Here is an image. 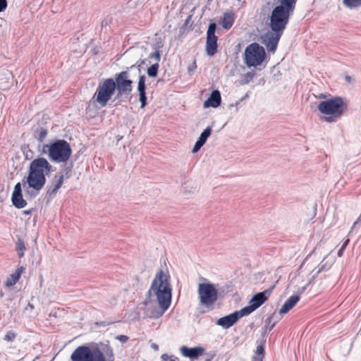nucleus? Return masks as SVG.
<instances>
[{
  "instance_id": "20",
  "label": "nucleus",
  "mask_w": 361,
  "mask_h": 361,
  "mask_svg": "<svg viewBox=\"0 0 361 361\" xmlns=\"http://www.w3.org/2000/svg\"><path fill=\"white\" fill-rule=\"evenodd\" d=\"M300 300V296L298 295H291L282 305L279 310V313L284 314L288 313Z\"/></svg>"
},
{
  "instance_id": "18",
  "label": "nucleus",
  "mask_w": 361,
  "mask_h": 361,
  "mask_svg": "<svg viewBox=\"0 0 361 361\" xmlns=\"http://www.w3.org/2000/svg\"><path fill=\"white\" fill-rule=\"evenodd\" d=\"M63 175L62 173L56 175L54 176L51 185L47 190V195L49 196H52L55 195L57 190L61 187L63 183Z\"/></svg>"
},
{
  "instance_id": "38",
  "label": "nucleus",
  "mask_w": 361,
  "mask_h": 361,
  "mask_svg": "<svg viewBox=\"0 0 361 361\" xmlns=\"http://www.w3.org/2000/svg\"><path fill=\"white\" fill-rule=\"evenodd\" d=\"M116 338L122 343H126L128 340V337L124 335L118 336Z\"/></svg>"
},
{
  "instance_id": "13",
  "label": "nucleus",
  "mask_w": 361,
  "mask_h": 361,
  "mask_svg": "<svg viewBox=\"0 0 361 361\" xmlns=\"http://www.w3.org/2000/svg\"><path fill=\"white\" fill-rule=\"evenodd\" d=\"M243 310H240V311H236L227 316L221 317L216 321V324L224 329H228L234 324H235L240 318L245 316V314H243Z\"/></svg>"
},
{
  "instance_id": "14",
  "label": "nucleus",
  "mask_w": 361,
  "mask_h": 361,
  "mask_svg": "<svg viewBox=\"0 0 361 361\" xmlns=\"http://www.w3.org/2000/svg\"><path fill=\"white\" fill-rule=\"evenodd\" d=\"M282 32H274L267 33L263 37V43L269 51H274L279 43V41L282 35Z\"/></svg>"
},
{
  "instance_id": "21",
  "label": "nucleus",
  "mask_w": 361,
  "mask_h": 361,
  "mask_svg": "<svg viewBox=\"0 0 361 361\" xmlns=\"http://www.w3.org/2000/svg\"><path fill=\"white\" fill-rule=\"evenodd\" d=\"M235 14L233 12L230 11L224 13L222 20V27L226 30L230 29L233 26Z\"/></svg>"
},
{
  "instance_id": "31",
  "label": "nucleus",
  "mask_w": 361,
  "mask_h": 361,
  "mask_svg": "<svg viewBox=\"0 0 361 361\" xmlns=\"http://www.w3.org/2000/svg\"><path fill=\"white\" fill-rule=\"evenodd\" d=\"M139 100L141 102V108L143 109L147 105L146 93H139Z\"/></svg>"
},
{
  "instance_id": "22",
  "label": "nucleus",
  "mask_w": 361,
  "mask_h": 361,
  "mask_svg": "<svg viewBox=\"0 0 361 361\" xmlns=\"http://www.w3.org/2000/svg\"><path fill=\"white\" fill-rule=\"evenodd\" d=\"M264 357V342H261L257 346V349L252 357V361H263Z\"/></svg>"
},
{
  "instance_id": "11",
  "label": "nucleus",
  "mask_w": 361,
  "mask_h": 361,
  "mask_svg": "<svg viewBox=\"0 0 361 361\" xmlns=\"http://www.w3.org/2000/svg\"><path fill=\"white\" fill-rule=\"evenodd\" d=\"M216 25L210 23L207 32L206 51L209 56L214 55L217 51V37L215 35Z\"/></svg>"
},
{
  "instance_id": "23",
  "label": "nucleus",
  "mask_w": 361,
  "mask_h": 361,
  "mask_svg": "<svg viewBox=\"0 0 361 361\" xmlns=\"http://www.w3.org/2000/svg\"><path fill=\"white\" fill-rule=\"evenodd\" d=\"M12 202L13 205L19 209L23 208L27 204L25 200L23 198L22 193H19V195H12Z\"/></svg>"
},
{
  "instance_id": "45",
  "label": "nucleus",
  "mask_w": 361,
  "mask_h": 361,
  "mask_svg": "<svg viewBox=\"0 0 361 361\" xmlns=\"http://www.w3.org/2000/svg\"><path fill=\"white\" fill-rule=\"evenodd\" d=\"M170 361H179L178 358L175 357L173 359H171Z\"/></svg>"
},
{
  "instance_id": "1",
  "label": "nucleus",
  "mask_w": 361,
  "mask_h": 361,
  "mask_svg": "<svg viewBox=\"0 0 361 361\" xmlns=\"http://www.w3.org/2000/svg\"><path fill=\"white\" fill-rule=\"evenodd\" d=\"M168 272H159L154 278L150 290V295L155 296L160 310L153 312L150 317L159 318L169 307L171 300V288L169 283Z\"/></svg>"
},
{
  "instance_id": "17",
  "label": "nucleus",
  "mask_w": 361,
  "mask_h": 361,
  "mask_svg": "<svg viewBox=\"0 0 361 361\" xmlns=\"http://www.w3.org/2000/svg\"><path fill=\"white\" fill-rule=\"evenodd\" d=\"M221 98L220 92L217 90H214L210 97L204 102V106L205 108L212 106L216 108L221 104Z\"/></svg>"
},
{
  "instance_id": "12",
  "label": "nucleus",
  "mask_w": 361,
  "mask_h": 361,
  "mask_svg": "<svg viewBox=\"0 0 361 361\" xmlns=\"http://www.w3.org/2000/svg\"><path fill=\"white\" fill-rule=\"evenodd\" d=\"M267 300V296L265 292H260L255 294L250 300L249 305L241 309L243 312V314H245V316L250 314L260 307Z\"/></svg>"
},
{
  "instance_id": "39",
  "label": "nucleus",
  "mask_w": 361,
  "mask_h": 361,
  "mask_svg": "<svg viewBox=\"0 0 361 361\" xmlns=\"http://www.w3.org/2000/svg\"><path fill=\"white\" fill-rule=\"evenodd\" d=\"M151 348L152 349H154V350H159V345L156 343H152L151 344Z\"/></svg>"
},
{
  "instance_id": "35",
  "label": "nucleus",
  "mask_w": 361,
  "mask_h": 361,
  "mask_svg": "<svg viewBox=\"0 0 361 361\" xmlns=\"http://www.w3.org/2000/svg\"><path fill=\"white\" fill-rule=\"evenodd\" d=\"M19 193H22L21 184L18 183L14 187V191L13 195H19Z\"/></svg>"
},
{
  "instance_id": "28",
  "label": "nucleus",
  "mask_w": 361,
  "mask_h": 361,
  "mask_svg": "<svg viewBox=\"0 0 361 361\" xmlns=\"http://www.w3.org/2000/svg\"><path fill=\"white\" fill-rule=\"evenodd\" d=\"M16 250L18 252L19 257H22L23 256V255H24V251L25 250V244H24V243L22 240H19L17 242Z\"/></svg>"
},
{
  "instance_id": "26",
  "label": "nucleus",
  "mask_w": 361,
  "mask_h": 361,
  "mask_svg": "<svg viewBox=\"0 0 361 361\" xmlns=\"http://www.w3.org/2000/svg\"><path fill=\"white\" fill-rule=\"evenodd\" d=\"M145 80L146 77L145 75H140L137 85V91L139 93H146Z\"/></svg>"
},
{
  "instance_id": "42",
  "label": "nucleus",
  "mask_w": 361,
  "mask_h": 361,
  "mask_svg": "<svg viewBox=\"0 0 361 361\" xmlns=\"http://www.w3.org/2000/svg\"><path fill=\"white\" fill-rule=\"evenodd\" d=\"M348 243H349V239H347L342 246L343 249H345V247H346V245H348Z\"/></svg>"
},
{
  "instance_id": "46",
  "label": "nucleus",
  "mask_w": 361,
  "mask_h": 361,
  "mask_svg": "<svg viewBox=\"0 0 361 361\" xmlns=\"http://www.w3.org/2000/svg\"><path fill=\"white\" fill-rule=\"evenodd\" d=\"M16 271H23V267H20Z\"/></svg>"
},
{
  "instance_id": "25",
  "label": "nucleus",
  "mask_w": 361,
  "mask_h": 361,
  "mask_svg": "<svg viewBox=\"0 0 361 361\" xmlns=\"http://www.w3.org/2000/svg\"><path fill=\"white\" fill-rule=\"evenodd\" d=\"M343 4L345 7L353 9L361 6V0H343Z\"/></svg>"
},
{
  "instance_id": "50",
  "label": "nucleus",
  "mask_w": 361,
  "mask_h": 361,
  "mask_svg": "<svg viewBox=\"0 0 361 361\" xmlns=\"http://www.w3.org/2000/svg\"><path fill=\"white\" fill-rule=\"evenodd\" d=\"M25 214H29V212L25 211Z\"/></svg>"
},
{
  "instance_id": "6",
  "label": "nucleus",
  "mask_w": 361,
  "mask_h": 361,
  "mask_svg": "<svg viewBox=\"0 0 361 361\" xmlns=\"http://www.w3.org/2000/svg\"><path fill=\"white\" fill-rule=\"evenodd\" d=\"M116 92L113 78H107L99 82L92 99L101 106H106Z\"/></svg>"
},
{
  "instance_id": "8",
  "label": "nucleus",
  "mask_w": 361,
  "mask_h": 361,
  "mask_svg": "<svg viewBox=\"0 0 361 361\" xmlns=\"http://www.w3.org/2000/svg\"><path fill=\"white\" fill-rule=\"evenodd\" d=\"M293 13L283 10L282 8L274 7L269 18V27L271 31L283 32Z\"/></svg>"
},
{
  "instance_id": "3",
  "label": "nucleus",
  "mask_w": 361,
  "mask_h": 361,
  "mask_svg": "<svg viewBox=\"0 0 361 361\" xmlns=\"http://www.w3.org/2000/svg\"><path fill=\"white\" fill-rule=\"evenodd\" d=\"M72 361H114L112 348L104 344H93L91 347H78L71 355Z\"/></svg>"
},
{
  "instance_id": "7",
  "label": "nucleus",
  "mask_w": 361,
  "mask_h": 361,
  "mask_svg": "<svg viewBox=\"0 0 361 361\" xmlns=\"http://www.w3.org/2000/svg\"><path fill=\"white\" fill-rule=\"evenodd\" d=\"M266 57L265 49L257 42L248 45L244 53V62L248 66H257L262 64Z\"/></svg>"
},
{
  "instance_id": "41",
  "label": "nucleus",
  "mask_w": 361,
  "mask_h": 361,
  "mask_svg": "<svg viewBox=\"0 0 361 361\" xmlns=\"http://www.w3.org/2000/svg\"><path fill=\"white\" fill-rule=\"evenodd\" d=\"M145 63V61L143 60H141L140 62H137L136 64H137V67L138 68L140 69V68L141 67V66Z\"/></svg>"
},
{
  "instance_id": "15",
  "label": "nucleus",
  "mask_w": 361,
  "mask_h": 361,
  "mask_svg": "<svg viewBox=\"0 0 361 361\" xmlns=\"http://www.w3.org/2000/svg\"><path fill=\"white\" fill-rule=\"evenodd\" d=\"M204 351V349L200 346L188 348L185 345H183L180 348L181 355L185 357H189L190 360L197 359L203 354Z\"/></svg>"
},
{
  "instance_id": "2",
  "label": "nucleus",
  "mask_w": 361,
  "mask_h": 361,
  "mask_svg": "<svg viewBox=\"0 0 361 361\" xmlns=\"http://www.w3.org/2000/svg\"><path fill=\"white\" fill-rule=\"evenodd\" d=\"M51 165L43 157L35 159L30 164L28 176L23 180L25 190L39 191L46 183L45 176L51 171Z\"/></svg>"
},
{
  "instance_id": "32",
  "label": "nucleus",
  "mask_w": 361,
  "mask_h": 361,
  "mask_svg": "<svg viewBox=\"0 0 361 361\" xmlns=\"http://www.w3.org/2000/svg\"><path fill=\"white\" fill-rule=\"evenodd\" d=\"M149 57L150 59H155V60L157 61L156 63H159L160 59H161L160 51L159 50H157L156 51L150 54Z\"/></svg>"
},
{
  "instance_id": "29",
  "label": "nucleus",
  "mask_w": 361,
  "mask_h": 361,
  "mask_svg": "<svg viewBox=\"0 0 361 361\" xmlns=\"http://www.w3.org/2000/svg\"><path fill=\"white\" fill-rule=\"evenodd\" d=\"M16 337V334L12 331H9L6 333L4 339V341H8V342H12L15 340Z\"/></svg>"
},
{
  "instance_id": "5",
  "label": "nucleus",
  "mask_w": 361,
  "mask_h": 361,
  "mask_svg": "<svg viewBox=\"0 0 361 361\" xmlns=\"http://www.w3.org/2000/svg\"><path fill=\"white\" fill-rule=\"evenodd\" d=\"M135 66L136 64H134L126 68L125 71L116 73L114 78H113L116 92V99L121 100L123 98H127L133 90V81L130 79L129 71Z\"/></svg>"
},
{
  "instance_id": "48",
  "label": "nucleus",
  "mask_w": 361,
  "mask_h": 361,
  "mask_svg": "<svg viewBox=\"0 0 361 361\" xmlns=\"http://www.w3.org/2000/svg\"><path fill=\"white\" fill-rule=\"evenodd\" d=\"M193 68H196V63H195V62L193 63Z\"/></svg>"
},
{
  "instance_id": "44",
  "label": "nucleus",
  "mask_w": 361,
  "mask_h": 361,
  "mask_svg": "<svg viewBox=\"0 0 361 361\" xmlns=\"http://www.w3.org/2000/svg\"><path fill=\"white\" fill-rule=\"evenodd\" d=\"M344 249H343V247H341V248L339 250L338 252V255L339 257H341L342 255V253H343V251Z\"/></svg>"
},
{
  "instance_id": "24",
  "label": "nucleus",
  "mask_w": 361,
  "mask_h": 361,
  "mask_svg": "<svg viewBox=\"0 0 361 361\" xmlns=\"http://www.w3.org/2000/svg\"><path fill=\"white\" fill-rule=\"evenodd\" d=\"M21 272H14L11 274L5 282V286L10 288L14 286L20 279Z\"/></svg>"
},
{
  "instance_id": "49",
  "label": "nucleus",
  "mask_w": 361,
  "mask_h": 361,
  "mask_svg": "<svg viewBox=\"0 0 361 361\" xmlns=\"http://www.w3.org/2000/svg\"><path fill=\"white\" fill-rule=\"evenodd\" d=\"M346 79H347V80H350V77L347 76V77H346Z\"/></svg>"
},
{
  "instance_id": "27",
  "label": "nucleus",
  "mask_w": 361,
  "mask_h": 361,
  "mask_svg": "<svg viewBox=\"0 0 361 361\" xmlns=\"http://www.w3.org/2000/svg\"><path fill=\"white\" fill-rule=\"evenodd\" d=\"M159 63H155L152 64L150 67L147 68V75L149 77L154 78L157 75L158 73V69H159Z\"/></svg>"
},
{
  "instance_id": "37",
  "label": "nucleus",
  "mask_w": 361,
  "mask_h": 361,
  "mask_svg": "<svg viewBox=\"0 0 361 361\" xmlns=\"http://www.w3.org/2000/svg\"><path fill=\"white\" fill-rule=\"evenodd\" d=\"M7 7L6 0H0V12L3 11Z\"/></svg>"
},
{
  "instance_id": "43",
  "label": "nucleus",
  "mask_w": 361,
  "mask_h": 361,
  "mask_svg": "<svg viewBox=\"0 0 361 361\" xmlns=\"http://www.w3.org/2000/svg\"><path fill=\"white\" fill-rule=\"evenodd\" d=\"M272 319H273V316H271V317H268V318L267 319V320H266L267 323L270 324V323H271V320H272Z\"/></svg>"
},
{
  "instance_id": "47",
  "label": "nucleus",
  "mask_w": 361,
  "mask_h": 361,
  "mask_svg": "<svg viewBox=\"0 0 361 361\" xmlns=\"http://www.w3.org/2000/svg\"><path fill=\"white\" fill-rule=\"evenodd\" d=\"M275 324H276V322H274V323H273V324L271 325V326L270 329H271L275 326Z\"/></svg>"
},
{
  "instance_id": "36",
  "label": "nucleus",
  "mask_w": 361,
  "mask_h": 361,
  "mask_svg": "<svg viewBox=\"0 0 361 361\" xmlns=\"http://www.w3.org/2000/svg\"><path fill=\"white\" fill-rule=\"evenodd\" d=\"M173 357H174L173 355H169L167 353H164V354L161 355V360L162 361H169V360H171Z\"/></svg>"
},
{
  "instance_id": "34",
  "label": "nucleus",
  "mask_w": 361,
  "mask_h": 361,
  "mask_svg": "<svg viewBox=\"0 0 361 361\" xmlns=\"http://www.w3.org/2000/svg\"><path fill=\"white\" fill-rule=\"evenodd\" d=\"M255 73L254 72H247L245 75V82L247 83L249 82L250 80H252V78L255 77Z\"/></svg>"
},
{
  "instance_id": "19",
  "label": "nucleus",
  "mask_w": 361,
  "mask_h": 361,
  "mask_svg": "<svg viewBox=\"0 0 361 361\" xmlns=\"http://www.w3.org/2000/svg\"><path fill=\"white\" fill-rule=\"evenodd\" d=\"M212 133V128L207 127L200 135L199 139L196 142L192 152L196 153L204 145L207 139L210 136Z\"/></svg>"
},
{
  "instance_id": "10",
  "label": "nucleus",
  "mask_w": 361,
  "mask_h": 361,
  "mask_svg": "<svg viewBox=\"0 0 361 361\" xmlns=\"http://www.w3.org/2000/svg\"><path fill=\"white\" fill-rule=\"evenodd\" d=\"M198 293L200 295V302L207 307L213 305L217 300V291L212 284H200Z\"/></svg>"
},
{
  "instance_id": "4",
  "label": "nucleus",
  "mask_w": 361,
  "mask_h": 361,
  "mask_svg": "<svg viewBox=\"0 0 361 361\" xmlns=\"http://www.w3.org/2000/svg\"><path fill=\"white\" fill-rule=\"evenodd\" d=\"M43 152H48L50 160L55 162H66L71 156L70 144L64 140H57L43 146Z\"/></svg>"
},
{
  "instance_id": "40",
  "label": "nucleus",
  "mask_w": 361,
  "mask_h": 361,
  "mask_svg": "<svg viewBox=\"0 0 361 361\" xmlns=\"http://www.w3.org/2000/svg\"><path fill=\"white\" fill-rule=\"evenodd\" d=\"M330 268H331V267L329 266L327 267V269H329ZM325 269H326V264H322V267L319 268V271H324Z\"/></svg>"
},
{
  "instance_id": "33",
  "label": "nucleus",
  "mask_w": 361,
  "mask_h": 361,
  "mask_svg": "<svg viewBox=\"0 0 361 361\" xmlns=\"http://www.w3.org/2000/svg\"><path fill=\"white\" fill-rule=\"evenodd\" d=\"M339 116H336L335 115H330L329 116H324L322 118V121H326V122H329V123H331V122H334L336 121V119L337 118H338Z\"/></svg>"
},
{
  "instance_id": "16",
  "label": "nucleus",
  "mask_w": 361,
  "mask_h": 361,
  "mask_svg": "<svg viewBox=\"0 0 361 361\" xmlns=\"http://www.w3.org/2000/svg\"><path fill=\"white\" fill-rule=\"evenodd\" d=\"M297 0H273V5L275 7L283 8L285 11L293 13Z\"/></svg>"
},
{
  "instance_id": "9",
  "label": "nucleus",
  "mask_w": 361,
  "mask_h": 361,
  "mask_svg": "<svg viewBox=\"0 0 361 361\" xmlns=\"http://www.w3.org/2000/svg\"><path fill=\"white\" fill-rule=\"evenodd\" d=\"M345 104L342 98L334 97L322 102L318 105V110L325 115L341 116L344 111Z\"/></svg>"
},
{
  "instance_id": "30",
  "label": "nucleus",
  "mask_w": 361,
  "mask_h": 361,
  "mask_svg": "<svg viewBox=\"0 0 361 361\" xmlns=\"http://www.w3.org/2000/svg\"><path fill=\"white\" fill-rule=\"evenodd\" d=\"M47 135V129L42 128L39 130V133L37 137V139L39 142H42L44 140V138L46 137Z\"/></svg>"
}]
</instances>
